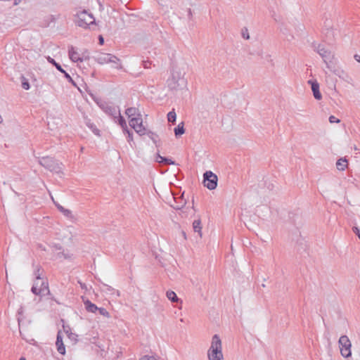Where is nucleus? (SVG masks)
I'll return each mask as SVG.
<instances>
[{
  "instance_id": "f257e3e1",
  "label": "nucleus",
  "mask_w": 360,
  "mask_h": 360,
  "mask_svg": "<svg viewBox=\"0 0 360 360\" xmlns=\"http://www.w3.org/2000/svg\"><path fill=\"white\" fill-rule=\"evenodd\" d=\"M42 273L43 270L37 266L34 272L36 278L31 289L36 295L44 296L49 293L48 283L41 278Z\"/></svg>"
},
{
  "instance_id": "f03ea898",
  "label": "nucleus",
  "mask_w": 360,
  "mask_h": 360,
  "mask_svg": "<svg viewBox=\"0 0 360 360\" xmlns=\"http://www.w3.org/2000/svg\"><path fill=\"white\" fill-rule=\"evenodd\" d=\"M209 360H224L221 341L218 335L212 337L211 346L207 351Z\"/></svg>"
},
{
  "instance_id": "7ed1b4c3",
  "label": "nucleus",
  "mask_w": 360,
  "mask_h": 360,
  "mask_svg": "<svg viewBox=\"0 0 360 360\" xmlns=\"http://www.w3.org/2000/svg\"><path fill=\"white\" fill-rule=\"evenodd\" d=\"M95 60L101 65L111 63L112 67L116 69L122 68L120 60L111 53H99L95 56Z\"/></svg>"
},
{
  "instance_id": "20e7f679",
  "label": "nucleus",
  "mask_w": 360,
  "mask_h": 360,
  "mask_svg": "<svg viewBox=\"0 0 360 360\" xmlns=\"http://www.w3.org/2000/svg\"><path fill=\"white\" fill-rule=\"evenodd\" d=\"M39 163L46 169L56 174L63 172V164L52 158L43 157L39 160Z\"/></svg>"
},
{
  "instance_id": "39448f33",
  "label": "nucleus",
  "mask_w": 360,
  "mask_h": 360,
  "mask_svg": "<svg viewBox=\"0 0 360 360\" xmlns=\"http://www.w3.org/2000/svg\"><path fill=\"white\" fill-rule=\"evenodd\" d=\"M75 23L83 28H88L90 25L95 24V19L92 14L86 11H82L77 13Z\"/></svg>"
},
{
  "instance_id": "423d86ee",
  "label": "nucleus",
  "mask_w": 360,
  "mask_h": 360,
  "mask_svg": "<svg viewBox=\"0 0 360 360\" xmlns=\"http://www.w3.org/2000/svg\"><path fill=\"white\" fill-rule=\"evenodd\" d=\"M341 355L345 358H348L351 356L352 343L347 335L340 336L338 341Z\"/></svg>"
},
{
  "instance_id": "0eeeda50",
  "label": "nucleus",
  "mask_w": 360,
  "mask_h": 360,
  "mask_svg": "<svg viewBox=\"0 0 360 360\" xmlns=\"http://www.w3.org/2000/svg\"><path fill=\"white\" fill-rule=\"evenodd\" d=\"M204 186L209 190L214 189L217 186V176L211 171H207L203 174Z\"/></svg>"
},
{
  "instance_id": "6e6552de",
  "label": "nucleus",
  "mask_w": 360,
  "mask_h": 360,
  "mask_svg": "<svg viewBox=\"0 0 360 360\" xmlns=\"http://www.w3.org/2000/svg\"><path fill=\"white\" fill-rule=\"evenodd\" d=\"M129 125L140 136H143L146 133V128L143 126V120L141 117H133L129 118Z\"/></svg>"
},
{
  "instance_id": "1a4fd4ad",
  "label": "nucleus",
  "mask_w": 360,
  "mask_h": 360,
  "mask_svg": "<svg viewBox=\"0 0 360 360\" xmlns=\"http://www.w3.org/2000/svg\"><path fill=\"white\" fill-rule=\"evenodd\" d=\"M316 52L321 56L324 63H326L327 68L333 71V69L330 65L328 63V60H329L332 57V53L330 51L325 49L323 45L319 44L316 48ZM333 72H335L333 70Z\"/></svg>"
},
{
  "instance_id": "9d476101",
  "label": "nucleus",
  "mask_w": 360,
  "mask_h": 360,
  "mask_svg": "<svg viewBox=\"0 0 360 360\" xmlns=\"http://www.w3.org/2000/svg\"><path fill=\"white\" fill-rule=\"evenodd\" d=\"M323 32L328 39H330L335 37V30L331 20L326 19L325 20Z\"/></svg>"
},
{
  "instance_id": "9b49d317",
  "label": "nucleus",
  "mask_w": 360,
  "mask_h": 360,
  "mask_svg": "<svg viewBox=\"0 0 360 360\" xmlns=\"http://www.w3.org/2000/svg\"><path fill=\"white\" fill-rule=\"evenodd\" d=\"M69 57L72 62H82L84 59L86 58V56H81V54L75 50L73 46H70L68 49Z\"/></svg>"
},
{
  "instance_id": "f8f14e48",
  "label": "nucleus",
  "mask_w": 360,
  "mask_h": 360,
  "mask_svg": "<svg viewBox=\"0 0 360 360\" xmlns=\"http://www.w3.org/2000/svg\"><path fill=\"white\" fill-rule=\"evenodd\" d=\"M308 83L311 84V90L314 98L316 100H321L322 98V95L319 91V83L316 80H309Z\"/></svg>"
},
{
  "instance_id": "ddd939ff",
  "label": "nucleus",
  "mask_w": 360,
  "mask_h": 360,
  "mask_svg": "<svg viewBox=\"0 0 360 360\" xmlns=\"http://www.w3.org/2000/svg\"><path fill=\"white\" fill-rule=\"evenodd\" d=\"M47 60L50 63L53 65L58 70H59L60 72L63 73L65 78H67L70 82L74 84V82H73L72 77H70V75L68 72H66L65 70H64L63 69V68L61 67V65L59 63H56L54 59H53L52 58H51L49 56L48 57Z\"/></svg>"
},
{
  "instance_id": "4468645a",
  "label": "nucleus",
  "mask_w": 360,
  "mask_h": 360,
  "mask_svg": "<svg viewBox=\"0 0 360 360\" xmlns=\"http://www.w3.org/2000/svg\"><path fill=\"white\" fill-rule=\"evenodd\" d=\"M125 114L128 117L129 119L133 118V117H141V114L139 109L137 108H135V107H131V108H128L127 109H126Z\"/></svg>"
},
{
  "instance_id": "2eb2a0df",
  "label": "nucleus",
  "mask_w": 360,
  "mask_h": 360,
  "mask_svg": "<svg viewBox=\"0 0 360 360\" xmlns=\"http://www.w3.org/2000/svg\"><path fill=\"white\" fill-rule=\"evenodd\" d=\"M56 344L57 345L58 352L61 354H64L65 353V345L63 342V338H62L60 332H58L57 334Z\"/></svg>"
},
{
  "instance_id": "dca6fc26",
  "label": "nucleus",
  "mask_w": 360,
  "mask_h": 360,
  "mask_svg": "<svg viewBox=\"0 0 360 360\" xmlns=\"http://www.w3.org/2000/svg\"><path fill=\"white\" fill-rule=\"evenodd\" d=\"M348 165L347 160L345 158H342L338 160L336 162V167L340 171H344Z\"/></svg>"
},
{
  "instance_id": "f3484780",
  "label": "nucleus",
  "mask_w": 360,
  "mask_h": 360,
  "mask_svg": "<svg viewBox=\"0 0 360 360\" xmlns=\"http://www.w3.org/2000/svg\"><path fill=\"white\" fill-rule=\"evenodd\" d=\"M193 229L195 232H197L199 236L202 237V226L200 219L194 220L193 222Z\"/></svg>"
},
{
  "instance_id": "a211bd4d",
  "label": "nucleus",
  "mask_w": 360,
  "mask_h": 360,
  "mask_svg": "<svg viewBox=\"0 0 360 360\" xmlns=\"http://www.w3.org/2000/svg\"><path fill=\"white\" fill-rule=\"evenodd\" d=\"M84 306L85 309L89 312L95 313L97 311V309H98V307H97L96 304H94L89 300H86L84 302Z\"/></svg>"
},
{
  "instance_id": "6ab92c4d",
  "label": "nucleus",
  "mask_w": 360,
  "mask_h": 360,
  "mask_svg": "<svg viewBox=\"0 0 360 360\" xmlns=\"http://www.w3.org/2000/svg\"><path fill=\"white\" fill-rule=\"evenodd\" d=\"M166 296L172 302H177L179 300L176 294L172 290H167Z\"/></svg>"
},
{
  "instance_id": "aec40b11",
  "label": "nucleus",
  "mask_w": 360,
  "mask_h": 360,
  "mask_svg": "<svg viewBox=\"0 0 360 360\" xmlns=\"http://www.w3.org/2000/svg\"><path fill=\"white\" fill-rule=\"evenodd\" d=\"M118 123L121 126L123 132L127 131L128 127L124 117L121 115L120 111H118Z\"/></svg>"
},
{
  "instance_id": "412c9836",
  "label": "nucleus",
  "mask_w": 360,
  "mask_h": 360,
  "mask_svg": "<svg viewBox=\"0 0 360 360\" xmlns=\"http://www.w3.org/2000/svg\"><path fill=\"white\" fill-rule=\"evenodd\" d=\"M86 126L92 131V132L98 136L99 135V129H97V127H96V125L91 122L90 120H86V122H85Z\"/></svg>"
},
{
  "instance_id": "4be33fe9",
  "label": "nucleus",
  "mask_w": 360,
  "mask_h": 360,
  "mask_svg": "<svg viewBox=\"0 0 360 360\" xmlns=\"http://www.w3.org/2000/svg\"><path fill=\"white\" fill-rule=\"evenodd\" d=\"M184 126V122H181L176 127L174 128V134L176 136H179L184 134L185 130Z\"/></svg>"
},
{
  "instance_id": "5701e85b",
  "label": "nucleus",
  "mask_w": 360,
  "mask_h": 360,
  "mask_svg": "<svg viewBox=\"0 0 360 360\" xmlns=\"http://www.w3.org/2000/svg\"><path fill=\"white\" fill-rule=\"evenodd\" d=\"M104 112L110 115L114 116L115 117L117 114L116 108L110 105H106L105 108H104Z\"/></svg>"
},
{
  "instance_id": "b1692460",
  "label": "nucleus",
  "mask_w": 360,
  "mask_h": 360,
  "mask_svg": "<svg viewBox=\"0 0 360 360\" xmlns=\"http://www.w3.org/2000/svg\"><path fill=\"white\" fill-rule=\"evenodd\" d=\"M176 114L174 110H172V111L168 112V114H167L168 122L174 123L176 122Z\"/></svg>"
},
{
  "instance_id": "393cba45",
  "label": "nucleus",
  "mask_w": 360,
  "mask_h": 360,
  "mask_svg": "<svg viewBox=\"0 0 360 360\" xmlns=\"http://www.w3.org/2000/svg\"><path fill=\"white\" fill-rule=\"evenodd\" d=\"M124 134H127V140L128 143L130 144V146L131 147H133V144H134V139H133V133L131 131H130L129 130V129H127V131H125V132H124Z\"/></svg>"
},
{
  "instance_id": "a878e982",
  "label": "nucleus",
  "mask_w": 360,
  "mask_h": 360,
  "mask_svg": "<svg viewBox=\"0 0 360 360\" xmlns=\"http://www.w3.org/2000/svg\"><path fill=\"white\" fill-rule=\"evenodd\" d=\"M21 79H22V87L25 90H28L30 89V84H29L27 79L23 76H22Z\"/></svg>"
},
{
  "instance_id": "bb28decb",
  "label": "nucleus",
  "mask_w": 360,
  "mask_h": 360,
  "mask_svg": "<svg viewBox=\"0 0 360 360\" xmlns=\"http://www.w3.org/2000/svg\"><path fill=\"white\" fill-rule=\"evenodd\" d=\"M97 311H98V313L103 316H105L107 318H109L110 317V314L109 312L105 309V308H98V309H97Z\"/></svg>"
},
{
  "instance_id": "cd10ccee",
  "label": "nucleus",
  "mask_w": 360,
  "mask_h": 360,
  "mask_svg": "<svg viewBox=\"0 0 360 360\" xmlns=\"http://www.w3.org/2000/svg\"><path fill=\"white\" fill-rule=\"evenodd\" d=\"M145 134H146L148 136V137L153 141L154 143H157V140L155 139L156 135L153 132L149 131L147 133L146 132Z\"/></svg>"
},
{
  "instance_id": "c85d7f7f",
  "label": "nucleus",
  "mask_w": 360,
  "mask_h": 360,
  "mask_svg": "<svg viewBox=\"0 0 360 360\" xmlns=\"http://www.w3.org/2000/svg\"><path fill=\"white\" fill-rule=\"evenodd\" d=\"M241 34H242V37L245 39H248L250 38V35H249V33H248V30L246 27H244L243 30H242V32H241Z\"/></svg>"
},
{
  "instance_id": "c756f323",
  "label": "nucleus",
  "mask_w": 360,
  "mask_h": 360,
  "mask_svg": "<svg viewBox=\"0 0 360 360\" xmlns=\"http://www.w3.org/2000/svg\"><path fill=\"white\" fill-rule=\"evenodd\" d=\"M63 214L68 218H72V212L68 209H65V210L63 212Z\"/></svg>"
},
{
  "instance_id": "7c9ffc66",
  "label": "nucleus",
  "mask_w": 360,
  "mask_h": 360,
  "mask_svg": "<svg viewBox=\"0 0 360 360\" xmlns=\"http://www.w3.org/2000/svg\"><path fill=\"white\" fill-rule=\"evenodd\" d=\"M329 122L330 123H339L340 120L338 118L335 117L334 115H330L329 117Z\"/></svg>"
},
{
  "instance_id": "2f4dec72",
  "label": "nucleus",
  "mask_w": 360,
  "mask_h": 360,
  "mask_svg": "<svg viewBox=\"0 0 360 360\" xmlns=\"http://www.w3.org/2000/svg\"><path fill=\"white\" fill-rule=\"evenodd\" d=\"M162 163H164L165 165H174V162L172 161L171 159H168L167 158H164V159H162Z\"/></svg>"
},
{
  "instance_id": "473e14b6",
  "label": "nucleus",
  "mask_w": 360,
  "mask_h": 360,
  "mask_svg": "<svg viewBox=\"0 0 360 360\" xmlns=\"http://www.w3.org/2000/svg\"><path fill=\"white\" fill-rule=\"evenodd\" d=\"M139 360H155L154 356L145 355L142 356Z\"/></svg>"
},
{
  "instance_id": "72a5a7b5",
  "label": "nucleus",
  "mask_w": 360,
  "mask_h": 360,
  "mask_svg": "<svg viewBox=\"0 0 360 360\" xmlns=\"http://www.w3.org/2000/svg\"><path fill=\"white\" fill-rule=\"evenodd\" d=\"M352 231L358 236L359 238L360 239V229H359L356 226H354L352 228Z\"/></svg>"
},
{
  "instance_id": "f704fd0d",
  "label": "nucleus",
  "mask_w": 360,
  "mask_h": 360,
  "mask_svg": "<svg viewBox=\"0 0 360 360\" xmlns=\"http://www.w3.org/2000/svg\"><path fill=\"white\" fill-rule=\"evenodd\" d=\"M164 158L165 157L161 156L160 154H158L157 157H156V161L160 162V163H162V159H164Z\"/></svg>"
},
{
  "instance_id": "c9c22d12",
  "label": "nucleus",
  "mask_w": 360,
  "mask_h": 360,
  "mask_svg": "<svg viewBox=\"0 0 360 360\" xmlns=\"http://www.w3.org/2000/svg\"><path fill=\"white\" fill-rule=\"evenodd\" d=\"M98 40H99V44H101V45L103 44L104 39H103V37L101 35L99 36Z\"/></svg>"
},
{
  "instance_id": "e433bc0d",
  "label": "nucleus",
  "mask_w": 360,
  "mask_h": 360,
  "mask_svg": "<svg viewBox=\"0 0 360 360\" xmlns=\"http://www.w3.org/2000/svg\"><path fill=\"white\" fill-rule=\"evenodd\" d=\"M354 59H355L357 62L360 63V56H359V55H358V54H355V55H354Z\"/></svg>"
},
{
  "instance_id": "4c0bfd02",
  "label": "nucleus",
  "mask_w": 360,
  "mask_h": 360,
  "mask_svg": "<svg viewBox=\"0 0 360 360\" xmlns=\"http://www.w3.org/2000/svg\"><path fill=\"white\" fill-rule=\"evenodd\" d=\"M65 207H63L62 205L60 206H58V210L61 212L63 213V210H65Z\"/></svg>"
},
{
  "instance_id": "58836bf2",
  "label": "nucleus",
  "mask_w": 360,
  "mask_h": 360,
  "mask_svg": "<svg viewBox=\"0 0 360 360\" xmlns=\"http://www.w3.org/2000/svg\"><path fill=\"white\" fill-rule=\"evenodd\" d=\"M65 207H63L62 205L60 206H58V210L61 212L63 213V210H65Z\"/></svg>"
},
{
  "instance_id": "ea45409f",
  "label": "nucleus",
  "mask_w": 360,
  "mask_h": 360,
  "mask_svg": "<svg viewBox=\"0 0 360 360\" xmlns=\"http://www.w3.org/2000/svg\"><path fill=\"white\" fill-rule=\"evenodd\" d=\"M106 105H108V104L106 103H101V105H99V106L104 110V108H105V106Z\"/></svg>"
},
{
  "instance_id": "a19ab883",
  "label": "nucleus",
  "mask_w": 360,
  "mask_h": 360,
  "mask_svg": "<svg viewBox=\"0 0 360 360\" xmlns=\"http://www.w3.org/2000/svg\"><path fill=\"white\" fill-rule=\"evenodd\" d=\"M51 199H52V200H53V203L55 204V205L56 206V207H57V208H58V206H60V204H58V202H56L54 200V199H53V196H51Z\"/></svg>"
},
{
  "instance_id": "79ce46f5",
  "label": "nucleus",
  "mask_w": 360,
  "mask_h": 360,
  "mask_svg": "<svg viewBox=\"0 0 360 360\" xmlns=\"http://www.w3.org/2000/svg\"><path fill=\"white\" fill-rule=\"evenodd\" d=\"M148 64H149V62H148V61H144V62H143L144 68H148Z\"/></svg>"
},
{
  "instance_id": "37998d69",
  "label": "nucleus",
  "mask_w": 360,
  "mask_h": 360,
  "mask_svg": "<svg viewBox=\"0 0 360 360\" xmlns=\"http://www.w3.org/2000/svg\"><path fill=\"white\" fill-rule=\"evenodd\" d=\"M181 85H185L186 84V81L184 80V79H181Z\"/></svg>"
},
{
  "instance_id": "c03bdc74",
  "label": "nucleus",
  "mask_w": 360,
  "mask_h": 360,
  "mask_svg": "<svg viewBox=\"0 0 360 360\" xmlns=\"http://www.w3.org/2000/svg\"><path fill=\"white\" fill-rule=\"evenodd\" d=\"M109 290H110V291H115V289H114V288H110H110H109Z\"/></svg>"
},
{
  "instance_id": "a18cd8bd",
  "label": "nucleus",
  "mask_w": 360,
  "mask_h": 360,
  "mask_svg": "<svg viewBox=\"0 0 360 360\" xmlns=\"http://www.w3.org/2000/svg\"><path fill=\"white\" fill-rule=\"evenodd\" d=\"M183 236L186 238V233L184 231L182 232Z\"/></svg>"
},
{
  "instance_id": "49530a36",
  "label": "nucleus",
  "mask_w": 360,
  "mask_h": 360,
  "mask_svg": "<svg viewBox=\"0 0 360 360\" xmlns=\"http://www.w3.org/2000/svg\"><path fill=\"white\" fill-rule=\"evenodd\" d=\"M2 121H3V119H2L1 116L0 115V123H1Z\"/></svg>"
},
{
  "instance_id": "de8ad7c7",
  "label": "nucleus",
  "mask_w": 360,
  "mask_h": 360,
  "mask_svg": "<svg viewBox=\"0 0 360 360\" xmlns=\"http://www.w3.org/2000/svg\"><path fill=\"white\" fill-rule=\"evenodd\" d=\"M20 360H26V359H25V358H24V357H21V358L20 359Z\"/></svg>"
},
{
  "instance_id": "09e8293b",
  "label": "nucleus",
  "mask_w": 360,
  "mask_h": 360,
  "mask_svg": "<svg viewBox=\"0 0 360 360\" xmlns=\"http://www.w3.org/2000/svg\"><path fill=\"white\" fill-rule=\"evenodd\" d=\"M116 293L118 296L120 295V292L118 290L116 291Z\"/></svg>"
},
{
  "instance_id": "8fccbe9b",
  "label": "nucleus",
  "mask_w": 360,
  "mask_h": 360,
  "mask_svg": "<svg viewBox=\"0 0 360 360\" xmlns=\"http://www.w3.org/2000/svg\"><path fill=\"white\" fill-rule=\"evenodd\" d=\"M38 288H41V283H39V284L38 285Z\"/></svg>"
},
{
  "instance_id": "3c124183",
  "label": "nucleus",
  "mask_w": 360,
  "mask_h": 360,
  "mask_svg": "<svg viewBox=\"0 0 360 360\" xmlns=\"http://www.w3.org/2000/svg\"><path fill=\"white\" fill-rule=\"evenodd\" d=\"M83 150H84V148H83V147H82V148H81V151L82 152V151H83Z\"/></svg>"
}]
</instances>
